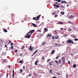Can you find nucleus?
<instances>
[{
  "label": "nucleus",
  "instance_id": "nucleus-52",
  "mask_svg": "<svg viewBox=\"0 0 78 78\" xmlns=\"http://www.w3.org/2000/svg\"><path fill=\"white\" fill-rule=\"evenodd\" d=\"M58 17V16H57V15H55V17Z\"/></svg>",
  "mask_w": 78,
  "mask_h": 78
},
{
  "label": "nucleus",
  "instance_id": "nucleus-48",
  "mask_svg": "<svg viewBox=\"0 0 78 78\" xmlns=\"http://www.w3.org/2000/svg\"><path fill=\"white\" fill-rule=\"evenodd\" d=\"M32 74H29V76H31V75Z\"/></svg>",
  "mask_w": 78,
  "mask_h": 78
},
{
  "label": "nucleus",
  "instance_id": "nucleus-21",
  "mask_svg": "<svg viewBox=\"0 0 78 78\" xmlns=\"http://www.w3.org/2000/svg\"><path fill=\"white\" fill-rule=\"evenodd\" d=\"M51 63H52V62H49V66H51V65H52V64H51Z\"/></svg>",
  "mask_w": 78,
  "mask_h": 78
},
{
  "label": "nucleus",
  "instance_id": "nucleus-26",
  "mask_svg": "<svg viewBox=\"0 0 78 78\" xmlns=\"http://www.w3.org/2000/svg\"><path fill=\"white\" fill-rule=\"evenodd\" d=\"M55 7H57V8H59V5H55Z\"/></svg>",
  "mask_w": 78,
  "mask_h": 78
},
{
  "label": "nucleus",
  "instance_id": "nucleus-63",
  "mask_svg": "<svg viewBox=\"0 0 78 78\" xmlns=\"http://www.w3.org/2000/svg\"><path fill=\"white\" fill-rule=\"evenodd\" d=\"M70 55H73V54H70Z\"/></svg>",
  "mask_w": 78,
  "mask_h": 78
},
{
  "label": "nucleus",
  "instance_id": "nucleus-37",
  "mask_svg": "<svg viewBox=\"0 0 78 78\" xmlns=\"http://www.w3.org/2000/svg\"><path fill=\"white\" fill-rule=\"evenodd\" d=\"M58 58H59V56L56 57V59H58Z\"/></svg>",
  "mask_w": 78,
  "mask_h": 78
},
{
  "label": "nucleus",
  "instance_id": "nucleus-33",
  "mask_svg": "<svg viewBox=\"0 0 78 78\" xmlns=\"http://www.w3.org/2000/svg\"><path fill=\"white\" fill-rule=\"evenodd\" d=\"M73 17V16L72 15V16H69V17H70V18H72V17Z\"/></svg>",
  "mask_w": 78,
  "mask_h": 78
},
{
  "label": "nucleus",
  "instance_id": "nucleus-34",
  "mask_svg": "<svg viewBox=\"0 0 78 78\" xmlns=\"http://www.w3.org/2000/svg\"><path fill=\"white\" fill-rule=\"evenodd\" d=\"M19 55H20V56H23V55H22V54H20Z\"/></svg>",
  "mask_w": 78,
  "mask_h": 78
},
{
  "label": "nucleus",
  "instance_id": "nucleus-14",
  "mask_svg": "<svg viewBox=\"0 0 78 78\" xmlns=\"http://www.w3.org/2000/svg\"><path fill=\"white\" fill-rule=\"evenodd\" d=\"M3 31H4V32H5V33H7V32H8V31L7 30H6V29H4Z\"/></svg>",
  "mask_w": 78,
  "mask_h": 78
},
{
  "label": "nucleus",
  "instance_id": "nucleus-32",
  "mask_svg": "<svg viewBox=\"0 0 78 78\" xmlns=\"http://www.w3.org/2000/svg\"><path fill=\"white\" fill-rule=\"evenodd\" d=\"M13 47H14L13 46H11V47H10V48H12V49H13Z\"/></svg>",
  "mask_w": 78,
  "mask_h": 78
},
{
  "label": "nucleus",
  "instance_id": "nucleus-9",
  "mask_svg": "<svg viewBox=\"0 0 78 78\" xmlns=\"http://www.w3.org/2000/svg\"><path fill=\"white\" fill-rule=\"evenodd\" d=\"M45 44H46V42H43L42 44V45H45Z\"/></svg>",
  "mask_w": 78,
  "mask_h": 78
},
{
  "label": "nucleus",
  "instance_id": "nucleus-43",
  "mask_svg": "<svg viewBox=\"0 0 78 78\" xmlns=\"http://www.w3.org/2000/svg\"><path fill=\"white\" fill-rule=\"evenodd\" d=\"M68 63L69 64H70V62L69 61H68Z\"/></svg>",
  "mask_w": 78,
  "mask_h": 78
},
{
  "label": "nucleus",
  "instance_id": "nucleus-19",
  "mask_svg": "<svg viewBox=\"0 0 78 78\" xmlns=\"http://www.w3.org/2000/svg\"><path fill=\"white\" fill-rule=\"evenodd\" d=\"M19 62L21 64H22V63H23V61H22V60L20 61Z\"/></svg>",
  "mask_w": 78,
  "mask_h": 78
},
{
  "label": "nucleus",
  "instance_id": "nucleus-42",
  "mask_svg": "<svg viewBox=\"0 0 78 78\" xmlns=\"http://www.w3.org/2000/svg\"><path fill=\"white\" fill-rule=\"evenodd\" d=\"M14 16V14L12 13V14H11V16Z\"/></svg>",
  "mask_w": 78,
  "mask_h": 78
},
{
  "label": "nucleus",
  "instance_id": "nucleus-46",
  "mask_svg": "<svg viewBox=\"0 0 78 78\" xmlns=\"http://www.w3.org/2000/svg\"><path fill=\"white\" fill-rule=\"evenodd\" d=\"M56 4H58L57 5H59V3L58 2H56Z\"/></svg>",
  "mask_w": 78,
  "mask_h": 78
},
{
  "label": "nucleus",
  "instance_id": "nucleus-3",
  "mask_svg": "<svg viewBox=\"0 0 78 78\" xmlns=\"http://www.w3.org/2000/svg\"><path fill=\"white\" fill-rule=\"evenodd\" d=\"M62 60H63V64H64L66 62V59H65V58L64 57H62Z\"/></svg>",
  "mask_w": 78,
  "mask_h": 78
},
{
  "label": "nucleus",
  "instance_id": "nucleus-47",
  "mask_svg": "<svg viewBox=\"0 0 78 78\" xmlns=\"http://www.w3.org/2000/svg\"><path fill=\"white\" fill-rule=\"evenodd\" d=\"M68 77H69V76H68V75L67 74L66 75V77H67V78H68Z\"/></svg>",
  "mask_w": 78,
  "mask_h": 78
},
{
  "label": "nucleus",
  "instance_id": "nucleus-41",
  "mask_svg": "<svg viewBox=\"0 0 78 78\" xmlns=\"http://www.w3.org/2000/svg\"><path fill=\"white\" fill-rule=\"evenodd\" d=\"M36 19V17H34L33 18V20H35V19Z\"/></svg>",
  "mask_w": 78,
  "mask_h": 78
},
{
  "label": "nucleus",
  "instance_id": "nucleus-20",
  "mask_svg": "<svg viewBox=\"0 0 78 78\" xmlns=\"http://www.w3.org/2000/svg\"><path fill=\"white\" fill-rule=\"evenodd\" d=\"M55 62L57 63V64H58V65H59V64H58V61H55Z\"/></svg>",
  "mask_w": 78,
  "mask_h": 78
},
{
  "label": "nucleus",
  "instance_id": "nucleus-22",
  "mask_svg": "<svg viewBox=\"0 0 78 78\" xmlns=\"http://www.w3.org/2000/svg\"><path fill=\"white\" fill-rule=\"evenodd\" d=\"M76 67V64L74 65L73 66V67H74V68H75Z\"/></svg>",
  "mask_w": 78,
  "mask_h": 78
},
{
  "label": "nucleus",
  "instance_id": "nucleus-59",
  "mask_svg": "<svg viewBox=\"0 0 78 78\" xmlns=\"http://www.w3.org/2000/svg\"><path fill=\"white\" fill-rule=\"evenodd\" d=\"M53 6H56V5L55 4L53 5Z\"/></svg>",
  "mask_w": 78,
  "mask_h": 78
},
{
  "label": "nucleus",
  "instance_id": "nucleus-40",
  "mask_svg": "<svg viewBox=\"0 0 78 78\" xmlns=\"http://www.w3.org/2000/svg\"><path fill=\"white\" fill-rule=\"evenodd\" d=\"M73 30H75V31H76V29L75 28V27H74V28H73Z\"/></svg>",
  "mask_w": 78,
  "mask_h": 78
},
{
  "label": "nucleus",
  "instance_id": "nucleus-55",
  "mask_svg": "<svg viewBox=\"0 0 78 78\" xmlns=\"http://www.w3.org/2000/svg\"><path fill=\"white\" fill-rule=\"evenodd\" d=\"M60 30H63V29H62V28H61Z\"/></svg>",
  "mask_w": 78,
  "mask_h": 78
},
{
  "label": "nucleus",
  "instance_id": "nucleus-62",
  "mask_svg": "<svg viewBox=\"0 0 78 78\" xmlns=\"http://www.w3.org/2000/svg\"><path fill=\"white\" fill-rule=\"evenodd\" d=\"M9 68H10V67H11V66H9Z\"/></svg>",
  "mask_w": 78,
  "mask_h": 78
},
{
  "label": "nucleus",
  "instance_id": "nucleus-58",
  "mask_svg": "<svg viewBox=\"0 0 78 78\" xmlns=\"http://www.w3.org/2000/svg\"><path fill=\"white\" fill-rule=\"evenodd\" d=\"M5 47H7V46H6V45L5 44Z\"/></svg>",
  "mask_w": 78,
  "mask_h": 78
},
{
  "label": "nucleus",
  "instance_id": "nucleus-2",
  "mask_svg": "<svg viewBox=\"0 0 78 78\" xmlns=\"http://www.w3.org/2000/svg\"><path fill=\"white\" fill-rule=\"evenodd\" d=\"M67 42L68 44H74V42H73V41L71 40H68L67 41Z\"/></svg>",
  "mask_w": 78,
  "mask_h": 78
},
{
  "label": "nucleus",
  "instance_id": "nucleus-45",
  "mask_svg": "<svg viewBox=\"0 0 78 78\" xmlns=\"http://www.w3.org/2000/svg\"><path fill=\"white\" fill-rule=\"evenodd\" d=\"M58 2H61V0H58Z\"/></svg>",
  "mask_w": 78,
  "mask_h": 78
},
{
  "label": "nucleus",
  "instance_id": "nucleus-17",
  "mask_svg": "<svg viewBox=\"0 0 78 78\" xmlns=\"http://www.w3.org/2000/svg\"><path fill=\"white\" fill-rule=\"evenodd\" d=\"M58 24H60L61 25H62V24H63V23L61 22H59L58 23Z\"/></svg>",
  "mask_w": 78,
  "mask_h": 78
},
{
  "label": "nucleus",
  "instance_id": "nucleus-4",
  "mask_svg": "<svg viewBox=\"0 0 78 78\" xmlns=\"http://www.w3.org/2000/svg\"><path fill=\"white\" fill-rule=\"evenodd\" d=\"M33 49H34V47H32L31 46H30L29 48V50H30V51H33Z\"/></svg>",
  "mask_w": 78,
  "mask_h": 78
},
{
  "label": "nucleus",
  "instance_id": "nucleus-61",
  "mask_svg": "<svg viewBox=\"0 0 78 78\" xmlns=\"http://www.w3.org/2000/svg\"><path fill=\"white\" fill-rule=\"evenodd\" d=\"M72 31V30L71 29H70L69 30V31Z\"/></svg>",
  "mask_w": 78,
  "mask_h": 78
},
{
  "label": "nucleus",
  "instance_id": "nucleus-5",
  "mask_svg": "<svg viewBox=\"0 0 78 78\" xmlns=\"http://www.w3.org/2000/svg\"><path fill=\"white\" fill-rule=\"evenodd\" d=\"M45 32H47V31H48V29L46 28H44V34H45Z\"/></svg>",
  "mask_w": 78,
  "mask_h": 78
},
{
  "label": "nucleus",
  "instance_id": "nucleus-24",
  "mask_svg": "<svg viewBox=\"0 0 78 78\" xmlns=\"http://www.w3.org/2000/svg\"><path fill=\"white\" fill-rule=\"evenodd\" d=\"M34 74L35 76H37V74L36 73H34Z\"/></svg>",
  "mask_w": 78,
  "mask_h": 78
},
{
  "label": "nucleus",
  "instance_id": "nucleus-6",
  "mask_svg": "<svg viewBox=\"0 0 78 78\" xmlns=\"http://www.w3.org/2000/svg\"><path fill=\"white\" fill-rule=\"evenodd\" d=\"M41 15H38V16H37V19L35 20L36 21V20H39V19H38L39 17H41Z\"/></svg>",
  "mask_w": 78,
  "mask_h": 78
},
{
  "label": "nucleus",
  "instance_id": "nucleus-51",
  "mask_svg": "<svg viewBox=\"0 0 78 78\" xmlns=\"http://www.w3.org/2000/svg\"><path fill=\"white\" fill-rule=\"evenodd\" d=\"M8 73H7V78H8Z\"/></svg>",
  "mask_w": 78,
  "mask_h": 78
},
{
  "label": "nucleus",
  "instance_id": "nucleus-13",
  "mask_svg": "<svg viewBox=\"0 0 78 78\" xmlns=\"http://www.w3.org/2000/svg\"><path fill=\"white\" fill-rule=\"evenodd\" d=\"M13 78L14 77V70H13V76H12Z\"/></svg>",
  "mask_w": 78,
  "mask_h": 78
},
{
  "label": "nucleus",
  "instance_id": "nucleus-8",
  "mask_svg": "<svg viewBox=\"0 0 78 78\" xmlns=\"http://www.w3.org/2000/svg\"><path fill=\"white\" fill-rule=\"evenodd\" d=\"M61 3H67L65 1H61Z\"/></svg>",
  "mask_w": 78,
  "mask_h": 78
},
{
  "label": "nucleus",
  "instance_id": "nucleus-1",
  "mask_svg": "<svg viewBox=\"0 0 78 78\" xmlns=\"http://www.w3.org/2000/svg\"><path fill=\"white\" fill-rule=\"evenodd\" d=\"M34 33V30H32L30 31L25 36V37H26V38H30V37L31 36V35L30 36V35L29 34L30 33V34H32V33Z\"/></svg>",
  "mask_w": 78,
  "mask_h": 78
},
{
  "label": "nucleus",
  "instance_id": "nucleus-18",
  "mask_svg": "<svg viewBox=\"0 0 78 78\" xmlns=\"http://www.w3.org/2000/svg\"><path fill=\"white\" fill-rule=\"evenodd\" d=\"M50 73H52V72H53V70H51V69H50Z\"/></svg>",
  "mask_w": 78,
  "mask_h": 78
},
{
  "label": "nucleus",
  "instance_id": "nucleus-28",
  "mask_svg": "<svg viewBox=\"0 0 78 78\" xmlns=\"http://www.w3.org/2000/svg\"><path fill=\"white\" fill-rule=\"evenodd\" d=\"M37 50H36L34 53V54H35L36 53H37Z\"/></svg>",
  "mask_w": 78,
  "mask_h": 78
},
{
  "label": "nucleus",
  "instance_id": "nucleus-11",
  "mask_svg": "<svg viewBox=\"0 0 78 78\" xmlns=\"http://www.w3.org/2000/svg\"><path fill=\"white\" fill-rule=\"evenodd\" d=\"M37 62H38V60H37L35 62V65H36V66H37Z\"/></svg>",
  "mask_w": 78,
  "mask_h": 78
},
{
  "label": "nucleus",
  "instance_id": "nucleus-64",
  "mask_svg": "<svg viewBox=\"0 0 78 78\" xmlns=\"http://www.w3.org/2000/svg\"><path fill=\"white\" fill-rule=\"evenodd\" d=\"M48 60L49 61H50V59H49Z\"/></svg>",
  "mask_w": 78,
  "mask_h": 78
},
{
  "label": "nucleus",
  "instance_id": "nucleus-7",
  "mask_svg": "<svg viewBox=\"0 0 78 78\" xmlns=\"http://www.w3.org/2000/svg\"><path fill=\"white\" fill-rule=\"evenodd\" d=\"M32 25L34 27H37V25H36L35 24L32 23Z\"/></svg>",
  "mask_w": 78,
  "mask_h": 78
},
{
  "label": "nucleus",
  "instance_id": "nucleus-57",
  "mask_svg": "<svg viewBox=\"0 0 78 78\" xmlns=\"http://www.w3.org/2000/svg\"><path fill=\"white\" fill-rule=\"evenodd\" d=\"M61 8H64V6H61Z\"/></svg>",
  "mask_w": 78,
  "mask_h": 78
},
{
  "label": "nucleus",
  "instance_id": "nucleus-15",
  "mask_svg": "<svg viewBox=\"0 0 78 78\" xmlns=\"http://www.w3.org/2000/svg\"><path fill=\"white\" fill-rule=\"evenodd\" d=\"M54 53H55V50H53L51 52V54H54Z\"/></svg>",
  "mask_w": 78,
  "mask_h": 78
},
{
  "label": "nucleus",
  "instance_id": "nucleus-16",
  "mask_svg": "<svg viewBox=\"0 0 78 78\" xmlns=\"http://www.w3.org/2000/svg\"><path fill=\"white\" fill-rule=\"evenodd\" d=\"M58 63H59V64H60V63H61V59H59L58 60Z\"/></svg>",
  "mask_w": 78,
  "mask_h": 78
},
{
  "label": "nucleus",
  "instance_id": "nucleus-31",
  "mask_svg": "<svg viewBox=\"0 0 78 78\" xmlns=\"http://www.w3.org/2000/svg\"><path fill=\"white\" fill-rule=\"evenodd\" d=\"M35 54H34V53L32 55H31V56H34V55Z\"/></svg>",
  "mask_w": 78,
  "mask_h": 78
},
{
  "label": "nucleus",
  "instance_id": "nucleus-35",
  "mask_svg": "<svg viewBox=\"0 0 78 78\" xmlns=\"http://www.w3.org/2000/svg\"><path fill=\"white\" fill-rule=\"evenodd\" d=\"M61 14H62V15H64V12H63L62 13V12H61Z\"/></svg>",
  "mask_w": 78,
  "mask_h": 78
},
{
  "label": "nucleus",
  "instance_id": "nucleus-50",
  "mask_svg": "<svg viewBox=\"0 0 78 78\" xmlns=\"http://www.w3.org/2000/svg\"><path fill=\"white\" fill-rule=\"evenodd\" d=\"M73 38H76V37H75V36H73Z\"/></svg>",
  "mask_w": 78,
  "mask_h": 78
},
{
  "label": "nucleus",
  "instance_id": "nucleus-39",
  "mask_svg": "<svg viewBox=\"0 0 78 78\" xmlns=\"http://www.w3.org/2000/svg\"><path fill=\"white\" fill-rule=\"evenodd\" d=\"M56 14V12H54L53 13L52 15H55Z\"/></svg>",
  "mask_w": 78,
  "mask_h": 78
},
{
  "label": "nucleus",
  "instance_id": "nucleus-53",
  "mask_svg": "<svg viewBox=\"0 0 78 78\" xmlns=\"http://www.w3.org/2000/svg\"><path fill=\"white\" fill-rule=\"evenodd\" d=\"M37 31H38V32H40V31H41V30H37Z\"/></svg>",
  "mask_w": 78,
  "mask_h": 78
},
{
  "label": "nucleus",
  "instance_id": "nucleus-29",
  "mask_svg": "<svg viewBox=\"0 0 78 78\" xmlns=\"http://www.w3.org/2000/svg\"><path fill=\"white\" fill-rule=\"evenodd\" d=\"M20 72H21V73H22V72H23V70H22V69H20Z\"/></svg>",
  "mask_w": 78,
  "mask_h": 78
},
{
  "label": "nucleus",
  "instance_id": "nucleus-12",
  "mask_svg": "<svg viewBox=\"0 0 78 78\" xmlns=\"http://www.w3.org/2000/svg\"><path fill=\"white\" fill-rule=\"evenodd\" d=\"M59 38V36H57L55 37V39H58Z\"/></svg>",
  "mask_w": 78,
  "mask_h": 78
},
{
  "label": "nucleus",
  "instance_id": "nucleus-49",
  "mask_svg": "<svg viewBox=\"0 0 78 78\" xmlns=\"http://www.w3.org/2000/svg\"><path fill=\"white\" fill-rule=\"evenodd\" d=\"M55 33L56 34H57V32H56V31H55Z\"/></svg>",
  "mask_w": 78,
  "mask_h": 78
},
{
  "label": "nucleus",
  "instance_id": "nucleus-23",
  "mask_svg": "<svg viewBox=\"0 0 78 78\" xmlns=\"http://www.w3.org/2000/svg\"><path fill=\"white\" fill-rule=\"evenodd\" d=\"M59 44H55V46H58L59 45Z\"/></svg>",
  "mask_w": 78,
  "mask_h": 78
},
{
  "label": "nucleus",
  "instance_id": "nucleus-30",
  "mask_svg": "<svg viewBox=\"0 0 78 78\" xmlns=\"http://www.w3.org/2000/svg\"><path fill=\"white\" fill-rule=\"evenodd\" d=\"M75 41H78V38H76V39H75Z\"/></svg>",
  "mask_w": 78,
  "mask_h": 78
},
{
  "label": "nucleus",
  "instance_id": "nucleus-25",
  "mask_svg": "<svg viewBox=\"0 0 78 78\" xmlns=\"http://www.w3.org/2000/svg\"><path fill=\"white\" fill-rule=\"evenodd\" d=\"M42 59H44V60H45V57L43 56L42 57Z\"/></svg>",
  "mask_w": 78,
  "mask_h": 78
},
{
  "label": "nucleus",
  "instance_id": "nucleus-36",
  "mask_svg": "<svg viewBox=\"0 0 78 78\" xmlns=\"http://www.w3.org/2000/svg\"><path fill=\"white\" fill-rule=\"evenodd\" d=\"M25 48V46H23V47L21 48V49H23Z\"/></svg>",
  "mask_w": 78,
  "mask_h": 78
},
{
  "label": "nucleus",
  "instance_id": "nucleus-44",
  "mask_svg": "<svg viewBox=\"0 0 78 78\" xmlns=\"http://www.w3.org/2000/svg\"><path fill=\"white\" fill-rule=\"evenodd\" d=\"M3 62H6V60H4L3 61Z\"/></svg>",
  "mask_w": 78,
  "mask_h": 78
},
{
  "label": "nucleus",
  "instance_id": "nucleus-60",
  "mask_svg": "<svg viewBox=\"0 0 78 78\" xmlns=\"http://www.w3.org/2000/svg\"><path fill=\"white\" fill-rule=\"evenodd\" d=\"M11 45H12V43H11Z\"/></svg>",
  "mask_w": 78,
  "mask_h": 78
},
{
  "label": "nucleus",
  "instance_id": "nucleus-54",
  "mask_svg": "<svg viewBox=\"0 0 78 78\" xmlns=\"http://www.w3.org/2000/svg\"><path fill=\"white\" fill-rule=\"evenodd\" d=\"M57 74H58V75H61L59 73H56Z\"/></svg>",
  "mask_w": 78,
  "mask_h": 78
},
{
  "label": "nucleus",
  "instance_id": "nucleus-38",
  "mask_svg": "<svg viewBox=\"0 0 78 78\" xmlns=\"http://www.w3.org/2000/svg\"><path fill=\"white\" fill-rule=\"evenodd\" d=\"M25 66H23V70H25Z\"/></svg>",
  "mask_w": 78,
  "mask_h": 78
},
{
  "label": "nucleus",
  "instance_id": "nucleus-10",
  "mask_svg": "<svg viewBox=\"0 0 78 78\" xmlns=\"http://www.w3.org/2000/svg\"><path fill=\"white\" fill-rule=\"evenodd\" d=\"M52 35L51 34H48L47 37H51Z\"/></svg>",
  "mask_w": 78,
  "mask_h": 78
},
{
  "label": "nucleus",
  "instance_id": "nucleus-27",
  "mask_svg": "<svg viewBox=\"0 0 78 78\" xmlns=\"http://www.w3.org/2000/svg\"><path fill=\"white\" fill-rule=\"evenodd\" d=\"M52 39H55V36H53L52 37Z\"/></svg>",
  "mask_w": 78,
  "mask_h": 78
},
{
  "label": "nucleus",
  "instance_id": "nucleus-56",
  "mask_svg": "<svg viewBox=\"0 0 78 78\" xmlns=\"http://www.w3.org/2000/svg\"><path fill=\"white\" fill-rule=\"evenodd\" d=\"M15 52H17V51H18V50H15Z\"/></svg>",
  "mask_w": 78,
  "mask_h": 78
}]
</instances>
